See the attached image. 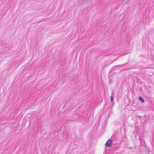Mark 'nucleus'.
Returning <instances> with one entry per match:
<instances>
[{"instance_id": "1", "label": "nucleus", "mask_w": 154, "mask_h": 154, "mask_svg": "<svg viewBox=\"0 0 154 154\" xmlns=\"http://www.w3.org/2000/svg\"><path fill=\"white\" fill-rule=\"evenodd\" d=\"M112 140L110 139H109L106 142V145L108 147H110L112 145Z\"/></svg>"}, {"instance_id": "2", "label": "nucleus", "mask_w": 154, "mask_h": 154, "mask_svg": "<svg viewBox=\"0 0 154 154\" xmlns=\"http://www.w3.org/2000/svg\"><path fill=\"white\" fill-rule=\"evenodd\" d=\"M138 98H139V100H140V101H142V103L144 102V101L143 99V98H142L140 97L139 96Z\"/></svg>"}, {"instance_id": "3", "label": "nucleus", "mask_w": 154, "mask_h": 154, "mask_svg": "<svg viewBox=\"0 0 154 154\" xmlns=\"http://www.w3.org/2000/svg\"><path fill=\"white\" fill-rule=\"evenodd\" d=\"M110 97H111V100H110L111 102H112V101H113V97H112V95Z\"/></svg>"}, {"instance_id": "4", "label": "nucleus", "mask_w": 154, "mask_h": 154, "mask_svg": "<svg viewBox=\"0 0 154 154\" xmlns=\"http://www.w3.org/2000/svg\"><path fill=\"white\" fill-rule=\"evenodd\" d=\"M106 152V150H105L104 151V153H103V154H104L105 153V152Z\"/></svg>"}, {"instance_id": "5", "label": "nucleus", "mask_w": 154, "mask_h": 154, "mask_svg": "<svg viewBox=\"0 0 154 154\" xmlns=\"http://www.w3.org/2000/svg\"><path fill=\"white\" fill-rule=\"evenodd\" d=\"M106 152V150H105L104 151V153H103V154H104L105 153V152Z\"/></svg>"}, {"instance_id": "6", "label": "nucleus", "mask_w": 154, "mask_h": 154, "mask_svg": "<svg viewBox=\"0 0 154 154\" xmlns=\"http://www.w3.org/2000/svg\"><path fill=\"white\" fill-rule=\"evenodd\" d=\"M106 152V150H105L104 151V153H103V154H104L105 153V152Z\"/></svg>"}]
</instances>
